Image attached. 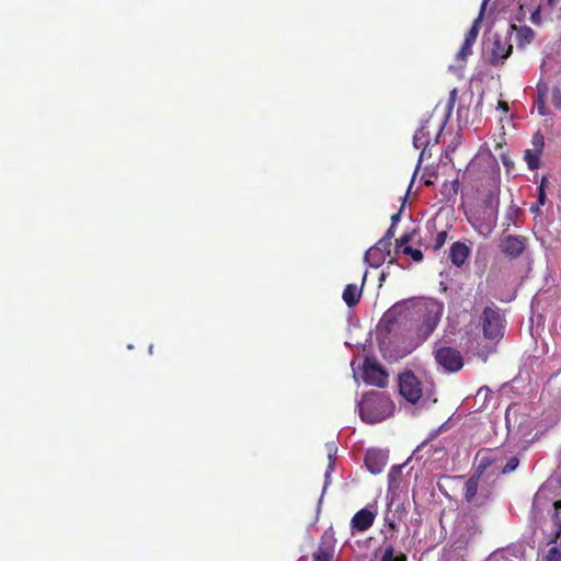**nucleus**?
<instances>
[{"instance_id": "obj_1", "label": "nucleus", "mask_w": 561, "mask_h": 561, "mask_svg": "<svg viewBox=\"0 0 561 561\" xmlns=\"http://www.w3.org/2000/svg\"><path fill=\"white\" fill-rule=\"evenodd\" d=\"M444 304L433 298H410L396 302L382 316L380 325L390 339L408 342L411 350L422 345L438 327Z\"/></svg>"}, {"instance_id": "obj_2", "label": "nucleus", "mask_w": 561, "mask_h": 561, "mask_svg": "<svg viewBox=\"0 0 561 561\" xmlns=\"http://www.w3.org/2000/svg\"><path fill=\"white\" fill-rule=\"evenodd\" d=\"M357 407L360 419L369 424L386 420L394 411V404L390 398L378 391H370L364 394Z\"/></svg>"}, {"instance_id": "obj_3", "label": "nucleus", "mask_w": 561, "mask_h": 561, "mask_svg": "<svg viewBox=\"0 0 561 561\" xmlns=\"http://www.w3.org/2000/svg\"><path fill=\"white\" fill-rule=\"evenodd\" d=\"M438 431H433L428 437L422 442L413 451V457L419 460L426 462H435L446 457V442L437 440Z\"/></svg>"}, {"instance_id": "obj_4", "label": "nucleus", "mask_w": 561, "mask_h": 561, "mask_svg": "<svg viewBox=\"0 0 561 561\" xmlns=\"http://www.w3.org/2000/svg\"><path fill=\"white\" fill-rule=\"evenodd\" d=\"M504 319L497 308L485 307L481 314L483 335L488 340H499L503 336Z\"/></svg>"}, {"instance_id": "obj_5", "label": "nucleus", "mask_w": 561, "mask_h": 561, "mask_svg": "<svg viewBox=\"0 0 561 561\" xmlns=\"http://www.w3.org/2000/svg\"><path fill=\"white\" fill-rule=\"evenodd\" d=\"M434 358L437 365L448 373L459 371L465 364L460 351L451 346L437 347L434 352Z\"/></svg>"}, {"instance_id": "obj_6", "label": "nucleus", "mask_w": 561, "mask_h": 561, "mask_svg": "<svg viewBox=\"0 0 561 561\" xmlns=\"http://www.w3.org/2000/svg\"><path fill=\"white\" fill-rule=\"evenodd\" d=\"M362 377L365 383L378 388H385L388 385V373L375 358L364 359Z\"/></svg>"}, {"instance_id": "obj_7", "label": "nucleus", "mask_w": 561, "mask_h": 561, "mask_svg": "<svg viewBox=\"0 0 561 561\" xmlns=\"http://www.w3.org/2000/svg\"><path fill=\"white\" fill-rule=\"evenodd\" d=\"M399 392L410 403H416L422 397V385L410 370L399 375Z\"/></svg>"}, {"instance_id": "obj_8", "label": "nucleus", "mask_w": 561, "mask_h": 561, "mask_svg": "<svg viewBox=\"0 0 561 561\" xmlns=\"http://www.w3.org/2000/svg\"><path fill=\"white\" fill-rule=\"evenodd\" d=\"M512 51L513 45L510 43V38L507 36L502 37L501 35L495 34L489 49L490 64L493 66L503 65L504 61L511 56Z\"/></svg>"}, {"instance_id": "obj_9", "label": "nucleus", "mask_w": 561, "mask_h": 561, "mask_svg": "<svg viewBox=\"0 0 561 561\" xmlns=\"http://www.w3.org/2000/svg\"><path fill=\"white\" fill-rule=\"evenodd\" d=\"M336 540L333 534L324 531L317 549L312 553V561H334Z\"/></svg>"}, {"instance_id": "obj_10", "label": "nucleus", "mask_w": 561, "mask_h": 561, "mask_svg": "<svg viewBox=\"0 0 561 561\" xmlns=\"http://www.w3.org/2000/svg\"><path fill=\"white\" fill-rule=\"evenodd\" d=\"M526 237L508 234L501 240L500 249L510 259H517L526 250Z\"/></svg>"}, {"instance_id": "obj_11", "label": "nucleus", "mask_w": 561, "mask_h": 561, "mask_svg": "<svg viewBox=\"0 0 561 561\" xmlns=\"http://www.w3.org/2000/svg\"><path fill=\"white\" fill-rule=\"evenodd\" d=\"M388 255H390V245L387 244V241L379 240L374 247L366 251L365 261L371 267H379Z\"/></svg>"}, {"instance_id": "obj_12", "label": "nucleus", "mask_w": 561, "mask_h": 561, "mask_svg": "<svg viewBox=\"0 0 561 561\" xmlns=\"http://www.w3.org/2000/svg\"><path fill=\"white\" fill-rule=\"evenodd\" d=\"M388 456L380 449H368L365 455V466L373 474L380 473L387 465Z\"/></svg>"}, {"instance_id": "obj_13", "label": "nucleus", "mask_w": 561, "mask_h": 561, "mask_svg": "<svg viewBox=\"0 0 561 561\" xmlns=\"http://www.w3.org/2000/svg\"><path fill=\"white\" fill-rule=\"evenodd\" d=\"M376 518V514L368 510V508H362L358 512L355 513L351 520V527L353 530L363 533L369 529Z\"/></svg>"}, {"instance_id": "obj_14", "label": "nucleus", "mask_w": 561, "mask_h": 561, "mask_svg": "<svg viewBox=\"0 0 561 561\" xmlns=\"http://www.w3.org/2000/svg\"><path fill=\"white\" fill-rule=\"evenodd\" d=\"M480 477L481 476L474 473L465 483L463 497L467 503L472 504L474 506H481L488 500V496H483V499L481 501H479V499H477Z\"/></svg>"}, {"instance_id": "obj_15", "label": "nucleus", "mask_w": 561, "mask_h": 561, "mask_svg": "<svg viewBox=\"0 0 561 561\" xmlns=\"http://www.w3.org/2000/svg\"><path fill=\"white\" fill-rule=\"evenodd\" d=\"M470 249L462 242H454L449 250V259L451 263L458 267L462 266L469 257Z\"/></svg>"}, {"instance_id": "obj_16", "label": "nucleus", "mask_w": 561, "mask_h": 561, "mask_svg": "<svg viewBox=\"0 0 561 561\" xmlns=\"http://www.w3.org/2000/svg\"><path fill=\"white\" fill-rule=\"evenodd\" d=\"M431 119L424 121L413 136V145L416 149L426 148L431 144Z\"/></svg>"}, {"instance_id": "obj_17", "label": "nucleus", "mask_w": 561, "mask_h": 561, "mask_svg": "<svg viewBox=\"0 0 561 561\" xmlns=\"http://www.w3.org/2000/svg\"><path fill=\"white\" fill-rule=\"evenodd\" d=\"M362 297V287L356 284H347L343 290L342 298L347 307L352 308L359 302Z\"/></svg>"}, {"instance_id": "obj_18", "label": "nucleus", "mask_w": 561, "mask_h": 561, "mask_svg": "<svg viewBox=\"0 0 561 561\" xmlns=\"http://www.w3.org/2000/svg\"><path fill=\"white\" fill-rule=\"evenodd\" d=\"M479 465L476 470V474L481 476L489 467L495 463L496 459L493 456L492 450H480L477 455Z\"/></svg>"}, {"instance_id": "obj_19", "label": "nucleus", "mask_w": 561, "mask_h": 561, "mask_svg": "<svg viewBox=\"0 0 561 561\" xmlns=\"http://www.w3.org/2000/svg\"><path fill=\"white\" fill-rule=\"evenodd\" d=\"M403 468L404 465H396L391 467L388 473V488L390 491H396L400 488Z\"/></svg>"}, {"instance_id": "obj_20", "label": "nucleus", "mask_w": 561, "mask_h": 561, "mask_svg": "<svg viewBox=\"0 0 561 561\" xmlns=\"http://www.w3.org/2000/svg\"><path fill=\"white\" fill-rule=\"evenodd\" d=\"M549 91V87L546 82L539 81L537 83V108L540 115H546V99Z\"/></svg>"}, {"instance_id": "obj_21", "label": "nucleus", "mask_w": 561, "mask_h": 561, "mask_svg": "<svg viewBox=\"0 0 561 561\" xmlns=\"http://www.w3.org/2000/svg\"><path fill=\"white\" fill-rule=\"evenodd\" d=\"M512 27L517 31L516 36L518 45L530 44L534 41L535 32L533 31L531 27L526 25L520 26L519 28H517L515 25H513Z\"/></svg>"}, {"instance_id": "obj_22", "label": "nucleus", "mask_w": 561, "mask_h": 561, "mask_svg": "<svg viewBox=\"0 0 561 561\" xmlns=\"http://www.w3.org/2000/svg\"><path fill=\"white\" fill-rule=\"evenodd\" d=\"M540 156H541L540 152L533 150V149H526L524 151V159H525L529 170L534 171L539 168Z\"/></svg>"}, {"instance_id": "obj_23", "label": "nucleus", "mask_w": 561, "mask_h": 561, "mask_svg": "<svg viewBox=\"0 0 561 561\" xmlns=\"http://www.w3.org/2000/svg\"><path fill=\"white\" fill-rule=\"evenodd\" d=\"M483 14L484 13L480 11L478 18L473 21V24L471 25L470 30L466 33L465 41L476 43Z\"/></svg>"}, {"instance_id": "obj_24", "label": "nucleus", "mask_w": 561, "mask_h": 561, "mask_svg": "<svg viewBox=\"0 0 561 561\" xmlns=\"http://www.w3.org/2000/svg\"><path fill=\"white\" fill-rule=\"evenodd\" d=\"M473 44L474 43L463 41V43L457 54V59L465 61L468 58V56H470L472 54Z\"/></svg>"}, {"instance_id": "obj_25", "label": "nucleus", "mask_w": 561, "mask_h": 561, "mask_svg": "<svg viewBox=\"0 0 561 561\" xmlns=\"http://www.w3.org/2000/svg\"><path fill=\"white\" fill-rule=\"evenodd\" d=\"M403 254L410 255L413 261L421 262L423 260V252L412 247H404L402 249Z\"/></svg>"}, {"instance_id": "obj_26", "label": "nucleus", "mask_w": 561, "mask_h": 561, "mask_svg": "<svg viewBox=\"0 0 561 561\" xmlns=\"http://www.w3.org/2000/svg\"><path fill=\"white\" fill-rule=\"evenodd\" d=\"M531 144H533V150H536L540 153H542V150H543V146H545V139H543V136L540 131H537L534 136H533V140H531Z\"/></svg>"}, {"instance_id": "obj_27", "label": "nucleus", "mask_w": 561, "mask_h": 561, "mask_svg": "<svg viewBox=\"0 0 561 561\" xmlns=\"http://www.w3.org/2000/svg\"><path fill=\"white\" fill-rule=\"evenodd\" d=\"M543 561H561V548L557 546L551 547L545 556Z\"/></svg>"}, {"instance_id": "obj_28", "label": "nucleus", "mask_w": 561, "mask_h": 561, "mask_svg": "<svg viewBox=\"0 0 561 561\" xmlns=\"http://www.w3.org/2000/svg\"><path fill=\"white\" fill-rule=\"evenodd\" d=\"M457 95H458V90L456 88H454L450 92H449V98H448V101H447V104H446V114L447 116H450L454 107H455V104H456V101H457Z\"/></svg>"}, {"instance_id": "obj_29", "label": "nucleus", "mask_w": 561, "mask_h": 561, "mask_svg": "<svg viewBox=\"0 0 561 561\" xmlns=\"http://www.w3.org/2000/svg\"><path fill=\"white\" fill-rule=\"evenodd\" d=\"M446 240H447V232L439 231L434 239L433 250L434 251L440 250L444 247V244L446 243Z\"/></svg>"}, {"instance_id": "obj_30", "label": "nucleus", "mask_w": 561, "mask_h": 561, "mask_svg": "<svg viewBox=\"0 0 561 561\" xmlns=\"http://www.w3.org/2000/svg\"><path fill=\"white\" fill-rule=\"evenodd\" d=\"M416 230H413L409 233H404L400 237V239L397 240V247L398 248H404V247H410L408 243L411 242L414 238V236L416 234Z\"/></svg>"}, {"instance_id": "obj_31", "label": "nucleus", "mask_w": 561, "mask_h": 561, "mask_svg": "<svg viewBox=\"0 0 561 561\" xmlns=\"http://www.w3.org/2000/svg\"><path fill=\"white\" fill-rule=\"evenodd\" d=\"M552 525H553V536H554L552 541H556L561 536V516L559 515V513H554V515L552 517Z\"/></svg>"}, {"instance_id": "obj_32", "label": "nucleus", "mask_w": 561, "mask_h": 561, "mask_svg": "<svg viewBox=\"0 0 561 561\" xmlns=\"http://www.w3.org/2000/svg\"><path fill=\"white\" fill-rule=\"evenodd\" d=\"M519 465V459L517 457H512L507 460L506 465L502 469V473H510L514 471Z\"/></svg>"}, {"instance_id": "obj_33", "label": "nucleus", "mask_w": 561, "mask_h": 561, "mask_svg": "<svg viewBox=\"0 0 561 561\" xmlns=\"http://www.w3.org/2000/svg\"><path fill=\"white\" fill-rule=\"evenodd\" d=\"M551 102L556 108H558V110L561 108V90L559 88L552 89Z\"/></svg>"}, {"instance_id": "obj_34", "label": "nucleus", "mask_w": 561, "mask_h": 561, "mask_svg": "<svg viewBox=\"0 0 561 561\" xmlns=\"http://www.w3.org/2000/svg\"><path fill=\"white\" fill-rule=\"evenodd\" d=\"M380 561H394V548L389 545L385 548L383 554Z\"/></svg>"}, {"instance_id": "obj_35", "label": "nucleus", "mask_w": 561, "mask_h": 561, "mask_svg": "<svg viewBox=\"0 0 561 561\" xmlns=\"http://www.w3.org/2000/svg\"><path fill=\"white\" fill-rule=\"evenodd\" d=\"M394 236V226H390L386 231L385 236L380 239L381 241H387V244L391 247V239Z\"/></svg>"}, {"instance_id": "obj_36", "label": "nucleus", "mask_w": 561, "mask_h": 561, "mask_svg": "<svg viewBox=\"0 0 561 561\" xmlns=\"http://www.w3.org/2000/svg\"><path fill=\"white\" fill-rule=\"evenodd\" d=\"M537 204L540 206L546 204V191L542 187H538Z\"/></svg>"}, {"instance_id": "obj_37", "label": "nucleus", "mask_w": 561, "mask_h": 561, "mask_svg": "<svg viewBox=\"0 0 561 561\" xmlns=\"http://www.w3.org/2000/svg\"><path fill=\"white\" fill-rule=\"evenodd\" d=\"M401 218V211H398L397 214L392 215L391 216V226H396V224L400 220Z\"/></svg>"}, {"instance_id": "obj_38", "label": "nucleus", "mask_w": 561, "mask_h": 561, "mask_svg": "<svg viewBox=\"0 0 561 561\" xmlns=\"http://www.w3.org/2000/svg\"><path fill=\"white\" fill-rule=\"evenodd\" d=\"M394 561H408V557L400 552L399 554L394 556Z\"/></svg>"}, {"instance_id": "obj_39", "label": "nucleus", "mask_w": 561, "mask_h": 561, "mask_svg": "<svg viewBox=\"0 0 561 561\" xmlns=\"http://www.w3.org/2000/svg\"><path fill=\"white\" fill-rule=\"evenodd\" d=\"M548 184V178L547 176H542L541 178V181H540V184L538 187H542L545 191H546V185Z\"/></svg>"}, {"instance_id": "obj_40", "label": "nucleus", "mask_w": 561, "mask_h": 561, "mask_svg": "<svg viewBox=\"0 0 561 561\" xmlns=\"http://www.w3.org/2000/svg\"><path fill=\"white\" fill-rule=\"evenodd\" d=\"M530 211L534 214H539L540 211V205L536 204L530 207Z\"/></svg>"}, {"instance_id": "obj_41", "label": "nucleus", "mask_w": 561, "mask_h": 561, "mask_svg": "<svg viewBox=\"0 0 561 561\" xmlns=\"http://www.w3.org/2000/svg\"><path fill=\"white\" fill-rule=\"evenodd\" d=\"M553 506L556 508V513H559V511H561V500L556 501Z\"/></svg>"}, {"instance_id": "obj_42", "label": "nucleus", "mask_w": 561, "mask_h": 561, "mask_svg": "<svg viewBox=\"0 0 561 561\" xmlns=\"http://www.w3.org/2000/svg\"><path fill=\"white\" fill-rule=\"evenodd\" d=\"M442 128H443V126H442V125H439V126L437 127V134H436V136H435V142H438V138H439V135H440V133H442Z\"/></svg>"}, {"instance_id": "obj_43", "label": "nucleus", "mask_w": 561, "mask_h": 561, "mask_svg": "<svg viewBox=\"0 0 561 561\" xmlns=\"http://www.w3.org/2000/svg\"><path fill=\"white\" fill-rule=\"evenodd\" d=\"M489 1H490V0H483V1H482L481 9H480V11H481V12H483V13H484L485 8H486V5H488V2H489Z\"/></svg>"}, {"instance_id": "obj_44", "label": "nucleus", "mask_w": 561, "mask_h": 561, "mask_svg": "<svg viewBox=\"0 0 561 561\" xmlns=\"http://www.w3.org/2000/svg\"><path fill=\"white\" fill-rule=\"evenodd\" d=\"M500 105L502 106V108H504L505 111L508 110V106L505 102H500Z\"/></svg>"}]
</instances>
